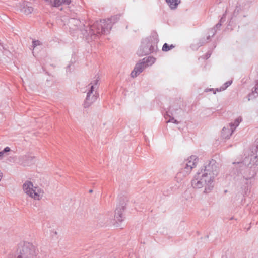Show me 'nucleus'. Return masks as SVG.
Returning a JSON list of instances; mask_svg holds the SVG:
<instances>
[{"label":"nucleus","mask_w":258,"mask_h":258,"mask_svg":"<svg viewBox=\"0 0 258 258\" xmlns=\"http://www.w3.org/2000/svg\"><path fill=\"white\" fill-rule=\"evenodd\" d=\"M256 152V155L251 154L246 157L242 162H233L232 166L229 170V175L233 179H240V177L246 181V184L251 183L256 172L255 167L258 162V147L253 149L252 152Z\"/></svg>","instance_id":"f257e3e1"},{"label":"nucleus","mask_w":258,"mask_h":258,"mask_svg":"<svg viewBox=\"0 0 258 258\" xmlns=\"http://www.w3.org/2000/svg\"><path fill=\"white\" fill-rule=\"evenodd\" d=\"M119 19V15H114L107 20L96 21L89 28V32H88V30L84 29L82 33L84 35L88 36L90 34L91 39L95 40L101 34L109 33L113 25L117 22Z\"/></svg>","instance_id":"f03ea898"},{"label":"nucleus","mask_w":258,"mask_h":258,"mask_svg":"<svg viewBox=\"0 0 258 258\" xmlns=\"http://www.w3.org/2000/svg\"><path fill=\"white\" fill-rule=\"evenodd\" d=\"M158 36L156 32H152L151 35L144 38L137 53L139 56L147 55L156 52L158 50Z\"/></svg>","instance_id":"7ed1b4c3"},{"label":"nucleus","mask_w":258,"mask_h":258,"mask_svg":"<svg viewBox=\"0 0 258 258\" xmlns=\"http://www.w3.org/2000/svg\"><path fill=\"white\" fill-rule=\"evenodd\" d=\"M37 250L29 242H24L18 245L15 258H36Z\"/></svg>","instance_id":"20e7f679"},{"label":"nucleus","mask_w":258,"mask_h":258,"mask_svg":"<svg viewBox=\"0 0 258 258\" xmlns=\"http://www.w3.org/2000/svg\"><path fill=\"white\" fill-rule=\"evenodd\" d=\"M201 172L207 175L209 177L214 179L219 173V169L218 164L215 160L211 159L206 162L200 170Z\"/></svg>","instance_id":"39448f33"},{"label":"nucleus","mask_w":258,"mask_h":258,"mask_svg":"<svg viewBox=\"0 0 258 258\" xmlns=\"http://www.w3.org/2000/svg\"><path fill=\"white\" fill-rule=\"evenodd\" d=\"M183 112L182 109L178 105H173L170 106L168 110L166 111L164 114L165 119L169 117V119L167 121V122H173L175 124H178L179 122L176 119H174V116L176 117L180 115L181 113Z\"/></svg>","instance_id":"423d86ee"},{"label":"nucleus","mask_w":258,"mask_h":258,"mask_svg":"<svg viewBox=\"0 0 258 258\" xmlns=\"http://www.w3.org/2000/svg\"><path fill=\"white\" fill-rule=\"evenodd\" d=\"M126 203L124 199L120 200L117 204L115 211L114 221H115L114 225L116 227H120V224L124 221L125 217L123 215V212L125 209Z\"/></svg>","instance_id":"0eeeda50"},{"label":"nucleus","mask_w":258,"mask_h":258,"mask_svg":"<svg viewBox=\"0 0 258 258\" xmlns=\"http://www.w3.org/2000/svg\"><path fill=\"white\" fill-rule=\"evenodd\" d=\"M195 176L197 178L198 180L204 182L203 184L205 186L204 193L208 194L213 189L214 187V180L211 179V177H209L200 170L197 172V174Z\"/></svg>","instance_id":"6e6552de"},{"label":"nucleus","mask_w":258,"mask_h":258,"mask_svg":"<svg viewBox=\"0 0 258 258\" xmlns=\"http://www.w3.org/2000/svg\"><path fill=\"white\" fill-rule=\"evenodd\" d=\"M94 92L93 86H91L87 93V96L84 102V107L85 108H88L98 98L99 96L98 93L95 91L94 94Z\"/></svg>","instance_id":"1a4fd4ad"},{"label":"nucleus","mask_w":258,"mask_h":258,"mask_svg":"<svg viewBox=\"0 0 258 258\" xmlns=\"http://www.w3.org/2000/svg\"><path fill=\"white\" fill-rule=\"evenodd\" d=\"M198 160L199 159L196 156L191 155L186 161L182 164L183 172H185L186 174L189 173L191 169L196 166Z\"/></svg>","instance_id":"9d476101"},{"label":"nucleus","mask_w":258,"mask_h":258,"mask_svg":"<svg viewBox=\"0 0 258 258\" xmlns=\"http://www.w3.org/2000/svg\"><path fill=\"white\" fill-rule=\"evenodd\" d=\"M69 23L70 24H72L73 25H74V26H76L77 27H78L80 29V30L82 32H83V30H84V29H87L88 30V32H89V28L92 25H90V26H85L84 25H83V29H81V21L79 20V19H75V18H71L70 20H69ZM82 34L84 35V36H85L86 38V39L89 41L90 40L92 41V40L91 39V37H90V34H89L88 36H85L84 35L83 33H82Z\"/></svg>","instance_id":"9b49d317"},{"label":"nucleus","mask_w":258,"mask_h":258,"mask_svg":"<svg viewBox=\"0 0 258 258\" xmlns=\"http://www.w3.org/2000/svg\"><path fill=\"white\" fill-rule=\"evenodd\" d=\"M144 62H142L141 60L136 64L134 70L131 73V76L132 78H135L137 77L143 70L146 68L145 64H144Z\"/></svg>","instance_id":"f8f14e48"},{"label":"nucleus","mask_w":258,"mask_h":258,"mask_svg":"<svg viewBox=\"0 0 258 258\" xmlns=\"http://www.w3.org/2000/svg\"><path fill=\"white\" fill-rule=\"evenodd\" d=\"M35 187L33 183L30 181H26L23 184V190L24 192L30 197L32 198L33 193L35 192Z\"/></svg>","instance_id":"ddd939ff"},{"label":"nucleus","mask_w":258,"mask_h":258,"mask_svg":"<svg viewBox=\"0 0 258 258\" xmlns=\"http://www.w3.org/2000/svg\"><path fill=\"white\" fill-rule=\"evenodd\" d=\"M233 131L228 126L224 127L221 132V137L223 139H228L230 138Z\"/></svg>","instance_id":"4468645a"},{"label":"nucleus","mask_w":258,"mask_h":258,"mask_svg":"<svg viewBox=\"0 0 258 258\" xmlns=\"http://www.w3.org/2000/svg\"><path fill=\"white\" fill-rule=\"evenodd\" d=\"M216 33V30L215 29H211L209 32V35L207 37L206 39L205 38H201L199 40V42H197L200 47L203 46L206 43L210 38L211 37H213Z\"/></svg>","instance_id":"2eb2a0df"},{"label":"nucleus","mask_w":258,"mask_h":258,"mask_svg":"<svg viewBox=\"0 0 258 258\" xmlns=\"http://www.w3.org/2000/svg\"><path fill=\"white\" fill-rule=\"evenodd\" d=\"M33 197L35 200H40L43 196L44 191L38 187H35V192H33Z\"/></svg>","instance_id":"dca6fc26"},{"label":"nucleus","mask_w":258,"mask_h":258,"mask_svg":"<svg viewBox=\"0 0 258 258\" xmlns=\"http://www.w3.org/2000/svg\"><path fill=\"white\" fill-rule=\"evenodd\" d=\"M203 181H201L198 180L195 176L194 178L191 180V185L194 188L199 189L205 187L203 184Z\"/></svg>","instance_id":"f3484780"},{"label":"nucleus","mask_w":258,"mask_h":258,"mask_svg":"<svg viewBox=\"0 0 258 258\" xmlns=\"http://www.w3.org/2000/svg\"><path fill=\"white\" fill-rule=\"evenodd\" d=\"M155 60L156 59L154 57L152 56H148L141 59V61L144 62V64H145L146 68H147V67L154 64L155 62Z\"/></svg>","instance_id":"a211bd4d"},{"label":"nucleus","mask_w":258,"mask_h":258,"mask_svg":"<svg viewBox=\"0 0 258 258\" xmlns=\"http://www.w3.org/2000/svg\"><path fill=\"white\" fill-rule=\"evenodd\" d=\"M166 2L169 5L170 8L172 10L175 9L178 5L181 3L180 0H166Z\"/></svg>","instance_id":"6ab92c4d"},{"label":"nucleus","mask_w":258,"mask_h":258,"mask_svg":"<svg viewBox=\"0 0 258 258\" xmlns=\"http://www.w3.org/2000/svg\"><path fill=\"white\" fill-rule=\"evenodd\" d=\"M242 119L241 117H239L235 119L233 122H231L229 124V126L233 131L239 125V123L242 121Z\"/></svg>","instance_id":"aec40b11"},{"label":"nucleus","mask_w":258,"mask_h":258,"mask_svg":"<svg viewBox=\"0 0 258 258\" xmlns=\"http://www.w3.org/2000/svg\"><path fill=\"white\" fill-rule=\"evenodd\" d=\"M232 83V80H229L224 83L219 88H217V91H222L226 90L231 84Z\"/></svg>","instance_id":"412c9836"},{"label":"nucleus","mask_w":258,"mask_h":258,"mask_svg":"<svg viewBox=\"0 0 258 258\" xmlns=\"http://www.w3.org/2000/svg\"><path fill=\"white\" fill-rule=\"evenodd\" d=\"M22 158L23 159V160L26 161V162L25 163V164H24V165H28L30 163H31L34 159V157L32 156L31 155H25V156L22 157Z\"/></svg>","instance_id":"4be33fe9"},{"label":"nucleus","mask_w":258,"mask_h":258,"mask_svg":"<svg viewBox=\"0 0 258 258\" xmlns=\"http://www.w3.org/2000/svg\"><path fill=\"white\" fill-rule=\"evenodd\" d=\"M174 47L175 46L173 44H171L169 45L167 43H165L163 44L162 50L163 51L167 52L174 48Z\"/></svg>","instance_id":"5701e85b"},{"label":"nucleus","mask_w":258,"mask_h":258,"mask_svg":"<svg viewBox=\"0 0 258 258\" xmlns=\"http://www.w3.org/2000/svg\"><path fill=\"white\" fill-rule=\"evenodd\" d=\"M257 96L258 94H256V93L255 92V90H252V92L248 94L247 96V100L248 101H250V100L255 99V98L257 97Z\"/></svg>","instance_id":"b1692460"},{"label":"nucleus","mask_w":258,"mask_h":258,"mask_svg":"<svg viewBox=\"0 0 258 258\" xmlns=\"http://www.w3.org/2000/svg\"><path fill=\"white\" fill-rule=\"evenodd\" d=\"M226 19V14H224L223 16H222L221 19L220 20L219 22L216 25L215 27L213 28L216 30V28L217 29L220 28L222 25V23H223Z\"/></svg>","instance_id":"393cba45"},{"label":"nucleus","mask_w":258,"mask_h":258,"mask_svg":"<svg viewBox=\"0 0 258 258\" xmlns=\"http://www.w3.org/2000/svg\"><path fill=\"white\" fill-rule=\"evenodd\" d=\"M99 81V78L98 77L95 80L92 81L89 85L88 86L90 87L91 86H93V91H94V88L98 85V82Z\"/></svg>","instance_id":"a878e982"},{"label":"nucleus","mask_w":258,"mask_h":258,"mask_svg":"<svg viewBox=\"0 0 258 258\" xmlns=\"http://www.w3.org/2000/svg\"><path fill=\"white\" fill-rule=\"evenodd\" d=\"M33 10V9L32 7H24V13L26 15L31 14Z\"/></svg>","instance_id":"bb28decb"},{"label":"nucleus","mask_w":258,"mask_h":258,"mask_svg":"<svg viewBox=\"0 0 258 258\" xmlns=\"http://www.w3.org/2000/svg\"><path fill=\"white\" fill-rule=\"evenodd\" d=\"M62 4H63L61 0H54L52 6L54 7L57 8L62 5Z\"/></svg>","instance_id":"cd10ccee"},{"label":"nucleus","mask_w":258,"mask_h":258,"mask_svg":"<svg viewBox=\"0 0 258 258\" xmlns=\"http://www.w3.org/2000/svg\"><path fill=\"white\" fill-rule=\"evenodd\" d=\"M240 10H241V8H240V6H236V7L233 12V16H236L238 14V13Z\"/></svg>","instance_id":"c85d7f7f"},{"label":"nucleus","mask_w":258,"mask_h":258,"mask_svg":"<svg viewBox=\"0 0 258 258\" xmlns=\"http://www.w3.org/2000/svg\"><path fill=\"white\" fill-rule=\"evenodd\" d=\"M41 44V42L39 40H33L32 41V47H33V48Z\"/></svg>","instance_id":"c756f323"},{"label":"nucleus","mask_w":258,"mask_h":258,"mask_svg":"<svg viewBox=\"0 0 258 258\" xmlns=\"http://www.w3.org/2000/svg\"><path fill=\"white\" fill-rule=\"evenodd\" d=\"M191 48L193 50H197L198 48L200 47L199 45L197 43H193L190 45Z\"/></svg>","instance_id":"7c9ffc66"},{"label":"nucleus","mask_w":258,"mask_h":258,"mask_svg":"<svg viewBox=\"0 0 258 258\" xmlns=\"http://www.w3.org/2000/svg\"><path fill=\"white\" fill-rule=\"evenodd\" d=\"M211 55V52L210 51H208L203 56V58L205 59H208Z\"/></svg>","instance_id":"2f4dec72"},{"label":"nucleus","mask_w":258,"mask_h":258,"mask_svg":"<svg viewBox=\"0 0 258 258\" xmlns=\"http://www.w3.org/2000/svg\"><path fill=\"white\" fill-rule=\"evenodd\" d=\"M10 148L9 147H5L2 151H1L3 154L10 151Z\"/></svg>","instance_id":"473e14b6"},{"label":"nucleus","mask_w":258,"mask_h":258,"mask_svg":"<svg viewBox=\"0 0 258 258\" xmlns=\"http://www.w3.org/2000/svg\"><path fill=\"white\" fill-rule=\"evenodd\" d=\"M213 91V94H215L216 93V91H217V90H214V89L213 88H210V89H209V88H206V89H205V92H209V91Z\"/></svg>","instance_id":"72a5a7b5"},{"label":"nucleus","mask_w":258,"mask_h":258,"mask_svg":"<svg viewBox=\"0 0 258 258\" xmlns=\"http://www.w3.org/2000/svg\"><path fill=\"white\" fill-rule=\"evenodd\" d=\"M62 4L64 5H69L71 3V0H61Z\"/></svg>","instance_id":"f704fd0d"},{"label":"nucleus","mask_w":258,"mask_h":258,"mask_svg":"<svg viewBox=\"0 0 258 258\" xmlns=\"http://www.w3.org/2000/svg\"><path fill=\"white\" fill-rule=\"evenodd\" d=\"M254 90L256 94H258V80L256 82Z\"/></svg>","instance_id":"c9c22d12"},{"label":"nucleus","mask_w":258,"mask_h":258,"mask_svg":"<svg viewBox=\"0 0 258 258\" xmlns=\"http://www.w3.org/2000/svg\"><path fill=\"white\" fill-rule=\"evenodd\" d=\"M71 64H69L67 67V72H71Z\"/></svg>","instance_id":"e433bc0d"},{"label":"nucleus","mask_w":258,"mask_h":258,"mask_svg":"<svg viewBox=\"0 0 258 258\" xmlns=\"http://www.w3.org/2000/svg\"><path fill=\"white\" fill-rule=\"evenodd\" d=\"M244 172L245 173V174H246L247 175L249 176V172H246V171H245V170H243V171H242V174H243Z\"/></svg>","instance_id":"4c0bfd02"},{"label":"nucleus","mask_w":258,"mask_h":258,"mask_svg":"<svg viewBox=\"0 0 258 258\" xmlns=\"http://www.w3.org/2000/svg\"><path fill=\"white\" fill-rule=\"evenodd\" d=\"M3 154L2 151H0V158L3 157Z\"/></svg>","instance_id":"58836bf2"},{"label":"nucleus","mask_w":258,"mask_h":258,"mask_svg":"<svg viewBox=\"0 0 258 258\" xmlns=\"http://www.w3.org/2000/svg\"><path fill=\"white\" fill-rule=\"evenodd\" d=\"M89 192L90 193H91V192H93V190H92V189H90V190H89Z\"/></svg>","instance_id":"ea45409f"},{"label":"nucleus","mask_w":258,"mask_h":258,"mask_svg":"<svg viewBox=\"0 0 258 258\" xmlns=\"http://www.w3.org/2000/svg\"><path fill=\"white\" fill-rule=\"evenodd\" d=\"M106 223L107 224H109V223H108V222H107Z\"/></svg>","instance_id":"a19ab883"}]
</instances>
